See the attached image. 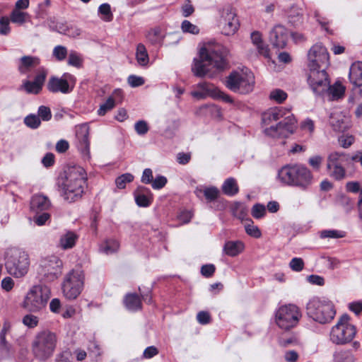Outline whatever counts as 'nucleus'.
Returning a JSON list of instances; mask_svg holds the SVG:
<instances>
[{
    "label": "nucleus",
    "instance_id": "nucleus-1",
    "mask_svg": "<svg viewBox=\"0 0 362 362\" xmlns=\"http://www.w3.org/2000/svg\"><path fill=\"white\" fill-rule=\"evenodd\" d=\"M226 54L227 50L218 44L202 47L199 51V59L194 61L192 72L199 77H213L226 67Z\"/></svg>",
    "mask_w": 362,
    "mask_h": 362
},
{
    "label": "nucleus",
    "instance_id": "nucleus-2",
    "mask_svg": "<svg viewBox=\"0 0 362 362\" xmlns=\"http://www.w3.org/2000/svg\"><path fill=\"white\" fill-rule=\"evenodd\" d=\"M279 120L275 126L264 129L266 134L272 137H288L296 128V120L289 110L283 107L270 108L262 114V122L269 125Z\"/></svg>",
    "mask_w": 362,
    "mask_h": 362
},
{
    "label": "nucleus",
    "instance_id": "nucleus-3",
    "mask_svg": "<svg viewBox=\"0 0 362 362\" xmlns=\"http://www.w3.org/2000/svg\"><path fill=\"white\" fill-rule=\"evenodd\" d=\"M277 179L283 185L305 189L311 185L313 176L307 167L294 164L283 166L278 171Z\"/></svg>",
    "mask_w": 362,
    "mask_h": 362
},
{
    "label": "nucleus",
    "instance_id": "nucleus-4",
    "mask_svg": "<svg viewBox=\"0 0 362 362\" xmlns=\"http://www.w3.org/2000/svg\"><path fill=\"white\" fill-rule=\"evenodd\" d=\"M86 173L81 166H73L68 168L66 180L63 182L64 197L69 202L79 199L83 193L86 182Z\"/></svg>",
    "mask_w": 362,
    "mask_h": 362
},
{
    "label": "nucleus",
    "instance_id": "nucleus-5",
    "mask_svg": "<svg viewBox=\"0 0 362 362\" xmlns=\"http://www.w3.org/2000/svg\"><path fill=\"white\" fill-rule=\"evenodd\" d=\"M58 337L49 329L38 332L34 337L32 344V353L40 361H46L51 358L57 348Z\"/></svg>",
    "mask_w": 362,
    "mask_h": 362
},
{
    "label": "nucleus",
    "instance_id": "nucleus-6",
    "mask_svg": "<svg viewBox=\"0 0 362 362\" xmlns=\"http://www.w3.org/2000/svg\"><path fill=\"white\" fill-rule=\"evenodd\" d=\"M30 264V257L25 251L16 247L7 250L5 265L9 274L16 278L24 276L29 270Z\"/></svg>",
    "mask_w": 362,
    "mask_h": 362
},
{
    "label": "nucleus",
    "instance_id": "nucleus-7",
    "mask_svg": "<svg viewBox=\"0 0 362 362\" xmlns=\"http://www.w3.org/2000/svg\"><path fill=\"white\" fill-rule=\"evenodd\" d=\"M306 311L310 317L320 324L330 322L336 315L334 305L330 300L317 297L308 301Z\"/></svg>",
    "mask_w": 362,
    "mask_h": 362
},
{
    "label": "nucleus",
    "instance_id": "nucleus-8",
    "mask_svg": "<svg viewBox=\"0 0 362 362\" xmlns=\"http://www.w3.org/2000/svg\"><path fill=\"white\" fill-rule=\"evenodd\" d=\"M50 297L51 291L49 287L43 285L34 286L24 299L23 308L31 313L40 312L46 308Z\"/></svg>",
    "mask_w": 362,
    "mask_h": 362
},
{
    "label": "nucleus",
    "instance_id": "nucleus-9",
    "mask_svg": "<svg viewBox=\"0 0 362 362\" xmlns=\"http://www.w3.org/2000/svg\"><path fill=\"white\" fill-rule=\"evenodd\" d=\"M301 317L300 308L294 304L281 305L275 312L276 325L286 331L296 327Z\"/></svg>",
    "mask_w": 362,
    "mask_h": 362
},
{
    "label": "nucleus",
    "instance_id": "nucleus-10",
    "mask_svg": "<svg viewBox=\"0 0 362 362\" xmlns=\"http://www.w3.org/2000/svg\"><path fill=\"white\" fill-rule=\"evenodd\" d=\"M349 320L350 317L348 315H343L332 328L329 337L333 343L344 344L353 340L356 334V329L349 322Z\"/></svg>",
    "mask_w": 362,
    "mask_h": 362
},
{
    "label": "nucleus",
    "instance_id": "nucleus-11",
    "mask_svg": "<svg viewBox=\"0 0 362 362\" xmlns=\"http://www.w3.org/2000/svg\"><path fill=\"white\" fill-rule=\"evenodd\" d=\"M226 86L233 92L246 94L252 91L255 77L250 71H233L227 77Z\"/></svg>",
    "mask_w": 362,
    "mask_h": 362
},
{
    "label": "nucleus",
    "instance_id": "nucleus-12",
    "mask_svg": "<svg viewBox=\"0 0 362 362\" xmlns=\"http://www.w3.org/2000/svg\"><path fill=\"white\" fill-rule=\"evenodd\" d=\"M85 276L80 268L74 269L64 277L62 292L66 298L76 299L81 293L84 285Z\"/></svg>",
    "mask_w": 362,
    "mask_h": 362
},
{
    "label": "nucleus",
    "instance_id": "nucleus-13",
    "mask_svg": "<svg viewBox=\"0 0 362 362\" xmlns=\"http://www.w3.org/2000/svg\"><path fill=\"white\" fill-rule=\"evenodd\" d=\"M62 261L55 255L41 258L37 269L41 279L52 281L58 278L62 272Z\"/></svg>",
    "mask_w": 362,
    "mask_h": 362
},
{
    "label": "nucleus",
    "instance_id": "nucleus-14",
    "mask_svg": "<svg viewBox=\"0 0 362 362\" xmlns=\"http://www.w3.org/2000/svg\"><path fill=\"white\" fill-rule=\"evenodd\" d=\"M349 160V156L343 152H332L327 158V171L329 177L336 180H341L346 177L344 167Z\"/></svg>",
    "mask_w": 362,
    "mask_h": 362
},
{
    "label": "nucleus",
    "instance_id": "nucleus-15",
    "mask_svg": "<svg viewBox=\"0 0 362 362\" xmlns=\"http://www.w3.org/2000/svg\"><path fill=\"white\" fill-rule=\"evenodd\" d=\"M309 69H325L329 64V55L322 43H316L308 53Z\"/></svg>",
    "mask_w": 362,
    "mask_h": 362
},
{
    "label": "nucleus",
    "instance_id": "nucleus-16",
    "mask_svg": "<svg viewBox=\"0 0 362 362\" xmlns=\"http://www.w3.org/2000/svg\"><path fill=\"white\" fill-rule=\"evenodd\" d=\"M308 81L313 92L319 95L327 92L329 83L325 69H309Z\"/></svg>",
    "mask_w": 362,
    "mask_h": 362
},
{
    "label": "nucleus",
    "instance_id": "nucleus-17",
    "mask_svg": "<svg viewBox=\"0 0 362 362\" xmlns=\"http://www.w3.org/2000/svg\"><path fill=\"white\" fill-rule=\"evenodd\" d=\"M219 25L223 35L230 36L234 35L238 29V20L235 13L231 8H225L223 10Z\"/></svg>",
    "mask_w": 362,
    "mask_h": 362
},
{
    "label": "nucleus",
    "instance_id": "nucleus-18",
    "mask_svg": "<svg viewBox=\"0 0 362 362\" xmlns=\"http://www.w3.org/2000/svg\"><path fill=\"white\" fill-rule=\"evenodd\" d=\"M71 76L65 74L62 78L52 76L49 78L47 87L49 91L52 93H62L66 94L72 90V88L69 86L68 80L71 78Z\"/></svg>",
    "mask_w": 362,
    "mask_h": 362
},
{
    "label": "nucleus",
    "instance_id": "nucleus-19",
    "mask_svg": "<svg viewBox=\"0 0 362 362\" xmlns=\"http://www.w3.org/2000/svg\"><path fill=\"white\" fill-rule=\"evenodd\" d=\"M288 39V32L287 29L281 25L274 27L269 33V40L272 45L277 48H284Z\"/></svg>",
    "mask_w": 362,
    "mask_h": 362
},
{
    "label": "nucleus",
    "instance_id": "nucleus-20",
    "mask_svg": "<svg viewBox=\"0 0 362 362\" xmlns=\"http://www.w3.org/2000/svg\"><path fill=\"white\" fill-rule=\"evenodd\" d=\"M47 71L45 69H41L38 71L37 74L34 78L33 81H25L23 87L28 93L37 94L42 90V86L45 83Z\"/></svg>",
    "mask_w": 362,
    "mask_h": 362
},
{
    "label": "nucleus",
    "instance_id": "nucleus-21",
    "mask_svg": "<svg viewBox=\"0 0 362 362\" xmlns=\"http://www.w3.org/2000/svg\"><path fill=\"white\" fill-rule=\"evenodd\" d=\"M89 127L86 124L79 125L76 129L78 140V148L85 156H89Z\"/></svg>",
    "mask_w": 362,
    "mask_h": 362
},
{
    "label": "nucleus",
    "instance_id": "nucleus-22",
    "mask_svg": "<svg viewBox=\"0 0 362 362\" xmlns=\"http://www.w3.org/2000/svg\"><path fill=\"white\" fill-rule=\"evenodd\" d=\"M330 123L336 131L344 132L349 129L350 119L341 112H334L331 115Z\"/></svg>",
    "mask_w": 362,
    "mask_h": 362
},
{
    "label": "nucleus",
    "instance_id": "nucleus-23",
    "mask_svg": "<svg viewBox=\"0 0 362 362\" xmlns=\"http://www.w3.org/2000/svg\"><path fill=\"white\" fill-rule=\"evenodd\" d=\"M50 206V201L42 194L34 195L30 201V209L36 213L47 210Z\"/></svg>",
    "mask_w": 362,
    "mask_h": 362
},
{
    "label": "nucleus",
    "instance_id": "nucleus-24",
    "mask_svg": "<svg viewBox=\"0 0 362 362\" xmlns=\"http://www.w3.org/2000/svg\"><path fill=\"white\" fill-rule=\"evenodd\" d=\"M252 44L256 47L259 54L265 58H269V49L262 38V35L258 31H255L251 33L250 36Z\"/></svg>",
    "mask_w": 362,
    "mask_h": 362
},
{
    "label": "nucleus",
    "instance_id": "nucleus-25",
    "mask_svg": "<svg viewBox=\"0 0 362 362\" xmlns=\"http://www.w3.org/2000/svg\"><path fill=\"white\" fill-rule=\"evenodd\" d=\"M245 249L244 243L240 240L227 241L223 246V252L230 257H235L240 254Z\"/></svg>",
    "mask_w": 362,
    "mask_h": 362
},
{
    "label": "nucleus",
    "instance_id": "nucleus-26",
    "mask_svg": "<svg viewBox=\"0 0 362 362\" xmlns=\"http://www.w3.org/2000/svg\"><path fill=\"white\" fill-rule=\"evenodd\" d=\"M78 236L72 231H66L61 235L58 246L62 250L71 249L76 245Z\"/></svg>",
    "mask_w": 362,
    "mask_h": 362
},
{
    "label": "nucleus",
    "instance_id": "nucleus-27",
    "mask_svg": "<svg viewBox=\"0 0 362 362\" xmlns=\"http://www.w3.org/2000/svg\"><path fill=\"white\" fill-rule=\"evenodd\" d=\"M165 37V30L159 26L151 28L146 35L147 40L152 45H160Z\"/></svg>",
    "mask_w": 362,
    "mask_h": 362
},
{
    "label": "nucleus",
    "instance_id": "nucleus-28",
    "mask_svg": "<svg viewBox=\"0 0 362 362\" xmlns=\"http://www.w3.org/2000/svg\"><path fill=\"white\" fill-rule=\"evenodd\" d=\"M349 80L356 86H362V62L352 64L349 70Z\"/></svg>",
    "mask_w": 362,
    "mask_h": 362
},
{
    "label": "nucleus",
    "instance_id": "nucleus-29",
    "mask_svg": "<svg viewBox=\"0 0 362 362\" xmlns=\"http://www.w3.org/2000/svg\"><path fill=\"white\" fill-rule=\"evenodd\" d=\"M39 64V58L32 56H24L20 59L18 70L21 74H26L32 68H34Z\"/></svg>",
    "mask_w": 362,
    "mask_h": 362
},
{
    "label": "nucleus",
    "instance_id": "nucleus-30",
    "mask_svg": "<svg viewBox=\"0 0 362 362\" xmlns=\"http://www.w3.org/2000/svg\"><path fill=\"white\" fill-rule=\"evenodd\" d=\"M124 303L126 308L132 311H136L141 308V299L136 293L127 294Z\"/></svg>",
    "mask_w": 362,
    "mask_h": 362
},
{
    "label": "nucleus",
    "instance_id": "nucleus-31",
    "mask_svg": "<svg viewBox=\"0 0 362 362\" xmlns=\"http://www.w3.org/2000/svg\"><path fill=\"white\" fill-rule=\"evenodd\" d=\"M223 192L228 196H233L238 192V187L236 180L230 177L225 180L222 185Z\"/></svg>",
    "mask_w": 362,
    "mask_h": 362
},
{
    "label": "nucleus",
    "instance_id": "nucleus-32",
    "mask_svg": "<svg viewBox=\"0 0 362 362\" xmlns=\"http://www.w3.org/2000/svg\"><path fill=\"white\" fill-rule=\"evenodd\" d=\"M136 59L140 66H146L149 62V57L144 45L139 43L136 47Z\"/></svg>",
    "mask_w": 362,
    "mask_h": 362
},
{
    "label": "nucleus",
    "instance_id": "nucleus-33",
    "mask_svg": "<svg viewBox=\"0 0 362 362\" xmlns=\"http://www.w3.org/2000/svg\"><path fill=\"white\" fill-rule=\"evenodd\" d=\"M30 16L28 13L13 9L11 13L10 19L13 23L23 25L28 21Z\"/></svg>",
    "mask_w": 362,
    "mask_h": 362
},
{
    "label": "nucleus",
    "instance_id": "nucleus-34",
    "mask_svg": "<svg viewBox=\"0 0 362 362\" xmlns=\"http://www.w3.org/2000/svg\"><path fill=\"white\" fill-rule=\"evenodd\" d=\"M327 91L329 92L332 100H337L344 95L345 87L340 83L336 82L332 86L329 84Z\"/></svg>",
    "mask_w": 362,
    "mask_h": 362
},
{
    "label": "nucleus",
    "instance_id": "nucleus-35",
    "mask_svg": "<svg viewBox=\"0 0 362 362\" xmlns=\"http://www.w3.org/2000/svg\"><path fill=\"white\" fill-rule=\"evenodd\" d=\"M288 17L289 22L293 25H297L302 23L303 13L300 8L297 6H292L288 12Z\"/></svg>",
    "mask_w": 362,
    "mask_h": 362
},
{
    "label": "nucleus",
    "instance_id": "nucleus-36",
    "mask_svg": "<svg viewBox=\"0 0 362 362\" xmlns=\"http://www.w3.org/2000/svg\"><path fill=\"white\" fill-rule=\"evenodd\" d=\"M346 233L343 230L329 229L320 232V237L322 239H338L345 237Z\"/></svg>",
    "mask_w": 362,
    "mask_h": 362
},
{
    "label": "nucleus",
    "instance_id": "nucleus-37",
    "mask_svg": "<svg viewBox=\"0 0 362 362\" xmlns=\"http://www.w3.org/2000/svg\"><path fill=\"white\" fill-rule=\"evenodd\" d=\"M98 13L100 15V18L105 22H110L113 19V14L109 4H101L98 8Z\"/></svg>",
    "mask_w": 362,
    "mask_h": 362
},
{
    "label": "nucleus",
    "instance_id": "nucleus-38",
    "mask_svg": "<svg viewBox=\"0 0 362 362\" xmlns=\"http://www.w3.org/2000/svg\"><path fill=\"white\" fill-rule=\"evenodd\" d=\"M334 362H354V357L349 351H339L334 355Z\"/></svg>",
    "mask_w": 362,
    "mask_h": 362
},
{
    "label": "nucleus",
    "instance_id": "nucleus-39",
    "mask_svg": "<svg viewBox=\"0 0 362 362\" xmlns=\"http://www.w3.org/2000/svg\"><path fill=\"white\" fill-rule=\"evenodd\" d=\"M58 32L60 33H63L66 35H68L69 37H76L81 35V28H79L76 26H74V25H70V26H64L63 25V26L59 27V28L58 29Z\"/></svg>",
    "mask_w": 362,
    "mask_h": 362
},
{
    "label": "nucleus",
    "instance_id": "nucleus-40",
    "mask_svg": "<svg viewBox=\"0 0 362 362\" xmlns=\"http://www.w3.org/2000/svg\"><path fill=\"white\" fill-rule=\"evenodd\" d=\"M234 216L238 219L243 220L247 216V209L240 203H235L231 208Z\"/></svg>",
    "mask_w": 362,
    "mask_h": 362
},
{
    "label": "nucleus",
    "instance_id": "nucleus-41",
    "mask_svg": "<svg viewBox=\"0 0 362 362\" xmlns=\"http://www.w3.org/2000/svg\"><path fill=\"white\" fill-rule=\"evenodd\" d=\"M143 189H146L144 187H141L139 189L140 192H137L135 194V201L138 206L142 207H146L149 206L151 204V198L150 197L143 194Z\"/></svg>",
    "mask_w": 362,
    "mask_h": 362
},
{
    "label": "nucleus",
    "instance_id": "nucleus-42",
    "mask_svg": "<svg viewBox=\"0 0 362 362\" xmlns=\"http://www.w3.org/2000/svg\"><path fill=\"white\" fill-rule=\"evenodd\" d=\"M133 180L134 176L131 173H124L116 179L115 184L119 189H124L126 185L132 182Z\"/></svg>",
    "mask_w": 362,
    "mask_h": 362
},
{
    "label": "nucleus",
    "instance_id": "nucleus-43",
    "mask_svg": "<svg viewBox=\"0 0 362 362\" xmlns=\"http://www.w3.org/2000/svg\"><path fill=\"white\" fill-rule=\"evenodd\" d=\"M115 106V100L112 97H109L107 100L100 105L98 114L100 116H103L107 112L111 110Z\"/></svg>",
    "mask_w": 362,
    "mask_h": 362
},
{
    "label": "nucleus",
    "instance_id": "nucleus-44",
    "mask_svg": "<svg viewBox=\"0 0 362 362\" xmlns=\"http://www.w3.org/2000/svg\"><path fill=\"white\" fill-rule=\"evenodd\" d=\"M287 96V93L281 89H274L269 94V98L278 103H283Z\"/></svg>",
    "mask_w": 362,
    "mask_h": 362
},
{
    "label": "nucleus",
    "instance_id": "nucleus-45",
    "mask_svg": "<svg viewBox=\"0 0 362 362\" xmlns=\"http://www.w3.org/2000/svg\"><path fill=\"white\" fill-rule=\"evenodd\" d=\"M181 29L183 33H187L192 35H197L199 33V28L187 20L182 21L181 24Z\"/></svg>",
    "mask_w": 362,
    "mask_h": 362
},
{
    "label": "nucleus",
    "instance_id": "nucleus-46",
    "mask_svg": "<svg viewBox=\"0 0 362 362\" xmlns=\"http://www.w3.org/2000/svg\"><path fill=\"white\" fill-rule=\"evenodd\" d=\"M10 21L11 19L7 16H1L0 18L1 35H8L11 33Z\"/></svg>",
    "mask_w": 362,
    "mask_h": 362
},
{
    "label": "nucleus",
    "instance_id": "nucleus-47",
    "mask_svg": "<svg viewBox=\"0 0 362 362\" xmlns=\"http://www.w3.org/2000/svg\"><path fill=\"white\" fill-rule=\"evenodd\" d=\"M68 54V51L66 47L62 45H57L56 46L52 52L53 56L56 58L58 61H62L64 60Z\"/></svg>",
    "mask_w": 362,
    "mask_h": 362
},
{
    "label": "nucleus",
    "instance_id": "nucleus-48",
    "mask_svg": "<svg viewBox=\"0 0 362 362\" xmlns=\"http://www.w3.org/2000/svg\"><path fill=\"white\" fill-rule=\"evenodd\" d=\"M24 122L30 128L37 129L40 125V119L35 115H30L24 119Z\"/></svg>",
    "mask_w": 362,
    "mask_h": 362
},
{
    "label": "nucleus",
    "instance_id": "nucleus-49",
    "mask_svg": "<svg viewBox=\"0 0 362 362\" xmlns=\"http://www.w3.org/2000/svg\"><path fill=\"white\" fill-rule=\"evenodd\" d=\"M119 247V244L117 240H111L106 242L103 250L107 255L112 254L118 250Z\"/></svg>",
    "mask_w": 362,
    "mask_h": 362
},
{
    "label": "nucleus",
    "instance_id": "nucleus-50",
    "mask_svg": "<svg viewBox=\"0 0 362 362\" xmlns=\"http://www.w3.org/2000/svg\"><path fill=\"white\" fill-rule=\"evenodd\" d=\"M251 214L255 218H261L266 214V208L262 204H256L252 206Z\"/></svg>",
    "mask_w": 362,
    "mask_h": 362
},
{
    "label": "nucleus",
    "instance_id": "nucleus-51",
    "mask_svg": "<svg viewBox=\"0 0 362 362\" xmlns=\"http://www.w3.org/2000/svg\"><path fill=\"white\" fill-rule=\"evenodd\" d=\"M39 322V318L33 315L32 314H28L25 315L23 318V323L30 327V328H34L37 326Z\"/></svg>",
    "mask_w": 362,
    "mask_h": 362
},
{
    "label": "nucleus",
    "instance_id": "nucleus-52",
    "mask_svg": "<svg viewBox=\"0 0 362 362\" xmlns=\"http://www.w3.org/2000/svg\"><path fill=\"white\" fill-rule=\"evenodd\" d=\"M289 267L293 271L299 272L304 268V262L300 257H294L291 260Z\"/></svg>",
    "mask_w": 362,
    "mask_h": 362
},
{
    "label": "nucleus",
    "instance_id": "nucleus-53",
    "mask_svg": "<svg viewBox=\"0 0 362 362\" xmlns=\"http://www.w3.org/2000/svg\"><path fill=\"white\" fill-rule=\"evenodd\" d=\"M204 194L207 200L213 201L218 197L219 190L215 187H207L204 190Z\"/></svg>",
    "mask_w": 362,
    "mask_h": 362
},
{
    "label": "nucleus",
    "instance_id": "nucleus-54",
    "mask_svg": "<svg viewBox=\"0 0 362 362\" xmlns=\"http://www.w3.org/2000/svg\"><path fill=\"white\" fill-rule=\"evenodd\" d=\"M38 117L43 121H49L52 118V112L49 107L42 105L38 108Z\"/></svg>",
    "mask_w": 362,
    "mask_h": 362
},
{
    "label": "nucleus",
    "instance_id": "nucleus-55",
    "mask_svg": "<svg viewBox=\"0 0 362 362\" xmlns=\"http://www.w3.org/2000/svg\"><path fill=\"white\" fill-rule=\"evenodd\" d=\"M323 161V157L319 155L311 156L308 159V164L316 170L320 168V166Z\"/></svg>",
    "mask_w": 362,
    "mask_h": 362
},
{
    "label": "nucleus",
    "instance_id": "nucleus-56",
    "mask_svg": "<svg viewBox=\"0 0 362 362\" xmlns=\"http://www.w3.org/2000/svg\"><path fill=\"white\" fill-rule=\"evenodd\" d=\"M134 129L138 134L144 135L148 131V126L146 122L144 120H140L135 123Z\"/></svg>",
    "mask_w": 362,
    "mask_h": 362
},
{
    "label": "nucleus",
    "instance_id": "nucleus-57",
    "mask_svg": "<svg viewBox=\"0 0 362 362\" xmlns=\"http://www.w3.org/2000/svg\"><path fill=\"white\" fill-rule=\"evenodd\" d=\"M81 59L79 55L75 52H71L69 55L68 64L71 66L79 67L81 64Z\"/></svg>",
    "mask_w": 362,
    "mask_h": 362
},
{
    "label": "nucleus",
    "instance_id": "nucleus-58",
    "mask_svg": "<svg viewBox=\"0 0 362 362\" xmlns=\"http://www.w3.org/2000/svg\"><path fill=\"white\" fill-rule=\"evenodd\" d=\"M246 233L254 238H259L262 235L259 228L253 224H248L245 226Z\"/></svg>",
    "mask_w": 362,
    "mask_h": 362
},
{
    "label": "nucleus",
    "instance_id": "nucleus-59",
    "mask_svg": "<svg viewBox=\"0 0 362 362\" xmlns=\"http://www.w3.org/2000/svg\"><path fill=\"white\" fill-rule=\"evenodd\" d=\"M167 183V179L165 177L159 175L153 180L151 182L152 187L155 189H159L163 188Z\"/></svg>",
    "mask_w": 362,
    "mask_h": 362
},
{
    "label": "nucleus",
    "instance_id": "nucleus-60",
    "mask_svg": "<svg viewBox=\"0 0 362 362\" xmlns=\"http://www.w3.org/2000/svg\"><path fill=\"white\" fill-rule=\"evenodd\" d=\"M128 83L132 87H138L144 83V80L142 77L135 75H131L128 77Z\"/></svg>",
    "mask_w": 362,
    "mask_h": 362
},
{
    "label": "nucleus",
    "instance_id": "nucleus-61",
    "mask_svg": "<svg viewBox=\"0 0 362 362\" xmlns=\"http://www.w3.org/2000/svg\"><path fill=\"white\" fill-rule=\"evenodd\" d=\"M194 11V8L192 5L189 0H187L184 5L182 6V13L183 16L188 17L192 15Z\"/></svg>",
    "mask_w": 362,
    "mask_h": 362
},
{
    "label": "nucleus",
    "instance_id": "nucleus-62",
    "mask_svg": "<svg viewBox=\"0 0 362 362\" xmlns=\"http://www.w3.org/2000/svg\"><path fill=\"white\" fill-rule=\"evenodd\" d=\"M354 141V138L352 136L344 135L339 139V142L343 148L349 147Z\"/></svg>",
    "mask_w": 362,
    "mask_h": 362
},
{
    "label": "nucleus",
    "instance_id": "nucleus-63",
    "mask_svg": "<svg viewBox=\"0 0 362 362\" xmlns=\"http://www.w3.org/2000/svg\"><path fill=\"white\" fill-rule=\"evenodd\" d=\"M215 269L214 264H205L202 267L201 273L205 277H210L214 274Z\"/></svg>",
    "mask_w": 362,
    "mask_h": 362
},
{
    "label": "nucleus",
    "instance_id": "nucleus-64",
    "mask_svg": "<svg viewBox=\"0 0 362 362\" xmlns=\"http://www.w3.org/2000/svg\"><path fill=\"white\" fill-rule=\"evenodd\" d=\"M153 180L152 170L150 168H146L142 174L141 182L145 184H151Z\"/></svg>",
    "mask_w": 362,
    "mask_h": 362
}]
</instances>
